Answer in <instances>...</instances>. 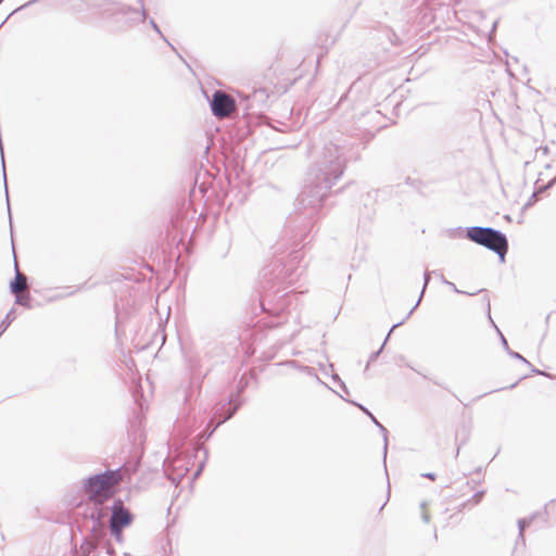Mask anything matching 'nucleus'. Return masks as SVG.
Listing matches in <instances>:
<instances>
[{"mask_svg": "<svg viewBox=\"0 0 556 556\" xmlns=\"http://www.w3.org/2000/svg\"><path fill=\"white\" fill-rule=\"evenodd\" d=\"M308 154L313 163L303 190L296 198L295 212L287 219V227L295 241H304L313 229L330 189L345 170L342 149L331 141H314Z\"/></svg>", "mask_w": 556, "mask_h": 556, "instance_id": "nucleus-1", "label": "nucleus"}, {"mask_svg": "<svg viewBox=\"0 0 556 556\" xmlns=\"http://www.w3.org/2000/svg\"><path fill=\"white\" fill-rule=\"evenodd\" d=\"M302 258L303 253L301 250H292L289 253L288 261L276 260L262 269L261 283L262 289H264L266 292V295L271 293V289L276 285L291 286L296 281V279L303 273V269H301L299 266Z\"/></svg>", "mask_w": 556, "mask_h": 556, "instance_id": "nucleus-2", "label": "nucleus"}, {"mask_svg": "<svg viewBox=\"0 0 556 556\" xmlns=\"http://www.w3.org/2000/svg\"><path fill=\"white\" fill-rule=\"evenodd\" d=\"M465 237L471 242L494 252L501 263L505 262L509 245L503 231L492 227L470 226L465 227Z\"/></svg>", "mask_w": 556, "mask_h": 556, "instance_id": "nucleus-3", "label": "nucleus"}, {"mask_svg": "<svg viewBox=\"0 0 556 556\" xmlns=\"http://www.w3.org/2000/svg\"><path fill=\"white\" fill-rule=\"evenodd\" d=\"M122 480L121 467L106 469L91 475L83 480V491L88 500L103 497L101 492L117 485Z\"/></svg>", "mask_w": 556, "mask_h": 556, "instance_id": "nucleus-4", "label": "nucleus"}, {"mask_svg": "<svg viewBox=\"0 0 556 556\" xmlns=\"http://www.w3.org/2000/svg\"><path fill=\"white\" fill-rule=\"evenodd\" d=\"M245 388L247 382L243 383L240 381L238 391L236 393H232L227 401L216 404L214 415L215 417L219 418V421L204 435L205 440H207L216 431L219 425L228 421L236 415L244 402L241 393L245 390Z\"/></svg>", "mask_w": 556, "mask_h": 556, "instance_id": "nucleus-5", "label": "nucleus"}, {"mask_svg": "<svg viewBox=\"0 0 556 556\" xmlns=\"http://www.w3.org/2000/svg\"><path fill=\"white\" fill-rule=\"evenodd\" d=\"M114 498L104 495L103 497H97L87 500L83 515L86 519H90L92 525V531L98 529L102 523L111 518V504Z\"/></svg>", "mask_w": 556, "mask_h": 556, "instance_id": "nucleus-6", "label": "nucleus"}, {"mask_svg": "<svg viewBox=\"0 0 556 556\" xmlns=\"http://www.w3.org/2000/svg\"><path fill=\"white\" fill-rule=\"evenodd\" d=\"M208 103L212 114L217 117L229 115L235 108V100L222 90H215Z\"/></svg>", "mask_w": 556, "mask_h": 556, "instance_id": "nucleus-7", "label": "nucleus"}, {"mask_svg": "<svg viewBox=\"0 0 556 556\" xmlns=\"http://www.w3.org/2000/svg\"><path fill=\"white\" fill-rule=\"evenodd\" d=\"M111 509L110 527L116 526L125 529L132 523L134 515L122 500H113Z\"/></svg>", "mask_w": 556, "mask_h": 556, "instance_id": "nucleus-8", "label": "nucleus"}, {"mask_svg": "<svg viewBox=\"0 0 556 556\" xmlns=\"http://www.w3.org/2000/svg\"><path fill=\"white\" fill-rule=\"evenodd\" d=\"M237 94L240 98V102L244 103V110H262L266 106L268 99V93L263 88L254 89L250 93H245L244 91H237Z\"/></svg>", "mask_w": 556, "mask_h": 556, "instance_id": "nucleus-9", "label": "nucleus"}, {"mask_svg": "<svg viewBox=\"0 0 556 556\" xmlns=\"http://www.w3.org/2000/svg\"><path fill=\"white\" fill-rule=\"evenodd\" d=\"M353 405L358 407L366 416L370 418V421L374 422L376 427L380 430L381 434L383 435V460L386 462L387 453H388V429L374 416V414L363 404L357 402H351Z\"/></svg>", "mask_w": 556, "mask_h": 556, "instance_id": "nucleus-10", "label": "nucleus"}, {"mask_svg": "<svg viewBox=\"0 0 556 556\" xmlns=\"http://www.w3.org/2000/svg\"><path fill=\"white\" fill-rule=\"evenodd\" d=\"M137 2L139 3L140 9H136V8H132V7L127 5V4H121L119 8L117 9L116 13L117 14H122V15L140 14L141 15V22H144L148 18V13H147V10L144 8V2H143V0H137Z\"/></svg>", "mask_w": 556, "mask_h": 556, "instance_id": "nucleus-11", "label": "nucleus"}, {"mask_svg": "<svg viewBox=\"0 0 556 556\" xmlns=\"http://www.w3.org/2000/svg\"><path fill=\"white\" fill-rule=\"evenodd\" d=\"M27 277L23 275L15 263V277L10 281V292L16 294L26 287Z\"/></svg>", "mask_w": 556, "mask_h": 556, "instance_id": "nucleus-12", "label": "nucleus"}, {"mask_svg": "<svg viewBox=\"0 0 556 556\" xmlns=\"http://www.w3.org/2000/svg\"><path fill=\"white\" fill-rule=\"evenodd\" d=\"M497 334L500 336L502 346L511 358L521 361L525 364H529V361L525 358L519 352L513 351V348H509L506 338L504 337L500 329H497Z\"/></svg>", "mask_w": 556, "mask_h": 556, "instance_id": "nucleus-13", "label": "nucleus"}, {"mask_svg": "<svg viewBox=\"0 0 556 556\" xmlns=\"http://www.w3.org/2000/svg\"><path fill=\"white\" fill-rule=\"evenodd\" d=\"M404 321H405V319H403V320H401V321H399V323L394 324V325L391 327V329L389 330V332H388V334H387V337H386V339H384L383 343L381 344V346H380L377 351H374V352L369 355V358H368V362H367V364H366V368H365V369H367V368L369 367V364H370V363H372V362H375V361L380 356V354L382 353L383 348H384V345H386L387 341L389 340V338H390V336H391L392 331H393L396 327H399V326L403 325V324H404Z\"/></svg>", "mask_w": 556, "mask_h": 556, "instance_id": "nucleus-14", "label": "nucleus"}, {"mask_svg": "<svg viewBox=\"0 0 556 556\" xmlns=\"http://www.w3.org/2000/svg\"><path fill=\"white\" fill-rule=\"evenodd\" d=\"M539 514L535 513L533 514L531 517L529 518H521L518 520V530H519V538H521V542L522 544L526 543V538H525V531L527 528L530 527V525L532 523V521L536 518Z\"/></svg>", "mask_w": 556, "mask_h": 556, "instance_id": "nucleus-15", "label": "nucleus"}, {"mask_svg": "<svg viewBox=\"0 0 556 556\" xmlns=\"http://www.w3.org/2000/svg\"><path fill=\"white\" fill-rule=\"evenodd\" d=\"M96 544L89 540H84L77 551V556H90L96 552Z\"/></svg>", "mask_w": 556, "mask_h": 556, "instance_id": "nucleus-16", "label": "nucleus"}, {"mask_svg": "<svg viewBox=\"0 0 556 556\" xmlns=\"http://www.w3.org/2000/svg\"><path fill=\"white\" fill-rule=\"evenodd\" d=\"M14 319H15V311H14V308H11L7 313V315L4 316L2 321L0 323V337L7 331V329L13 323Z\"/></svg>", "mask_w": 556, "mask_h": 556, "instance_id": "nucleus-17", "label": "nucleus"}, {"mask_svg": "<svg viewBox=\"0 0 556 556\" xmlns=\"http://www.w3.org/2000/svg\"><path fill=\"white\" fill-rule=\"evenodd\" d=\"M431 271L429 270H426L425 274H424V286H422V290H421V293L419 295V299L417 301V303L415 304V306L408 312V314L406 315L405 319L409 318V316L413 314L414 309L419 305L421 299H422V295L425 293V290L427 288V286L429 285L430 282V279H431Z\"/></svg>", "mask_w": 556, "mask_h": 556, "instance_id": "nucleus-18", "label": "nucleus"}, {"mask_svg": "<svg viewBox=\"0 0 556 556\" xmlns=\"http://www.w3.org/2000/svg\"><path fill=\"white\" fill-rule=\"evenodd\" d=\"M459 435H463L462 442L458 444L456 450V456L459 454L460 445L465 444L469 438V429L466 427H463L462 430H458L456 432V440H458Z\"/></svg>", "mask_w": 556, "mask_h": 556, "instance_id": "nucleus-19", "label": "nucleus"}, {"mask_svg": "<svg viewBox=\"0 0 556 556\" xmlns=\"http://www.w3.org/2000/svg\"><path fill=\"white\" fill-rule=\"evenodd\" d=\"M149 24L152 27V29L173 49L175 50L174 46L167 40V38L163 35L161 31L159 25L153 18H149Z\"/></svg>", "mask_w": 556, "mask_h": 556, "instance_id": "nucleus-20", "label": "nucleus"}, {"mask_svg": "<svg viewBox=\"0 0 556 556\" xmlns=\"http://www.w3.org/2000/svg\"><path fill=\"white\" fill-rule=\"evenodd\" d=\"M110 528H111V533L114 536L115 541L117 543H123V541H124L123 530L124 529L117 528L116 526H113V527H110Z\"/></svg>", "mask_w": 556, "mask_h": 556, "instance_id": "nucleus-21", "label": "nucleus"}, {"mask_svg": "<svg viewBox=\"0 0 556 556\" xmlns=\"http://www.w3.org/2000/svg\"><path fill=\"white\" fill-rule=\"evenodd\" d=\"M484 301H485V306H486L488 318H489L490 323L492 324V326L497 331L498 327L495 325V323H494V320L492 319V316H491V302H490V299H489L488 294L484 295Z\"/></svg>", "mask_w": 556, "mask_h": 556, "instance_id": "nucleus-22", "label": "nucleus"}, {"mask_svg": "<svg viewBox=\"0 0 556 556\" xmlns=\"http://www.w3.org/2000/svg\"><path fill=\"white\" fill-rule=\"evenodd\" d=\"M448 287H451L456 293H464V294H468V295H475V294H478V293H482V292H485L484 289H480L476 292H465V291H460L459 289H457L456 285L454 282H451L447 285Z\"/></svg>", "mask_w": 556, "mask_h": 556, "instance_id": "nucleus-23", "label": "nucleus"}, {"mask_svg": "<svg viewBox=\"0 0 556 556\" xmlns=\"http://www.w3.org/2000/svg\"><path fill=\"white\" fill-rule=\"evenodd\" d=\"M115 556L114 555V548L112 546H106L105 551L104 552H101V551H98L96 548V552L93 554H91L92 556Z\"/></svg>", "mask_w": 556, "mask_h": 556, "instance_id": "nucleus-24", "label": "nucleus"}, {"mask_svg": "<svg viewBox=\"0 0 556 556\" xmlns=\"http://www.w3.org/2000/svg\"><path fill=\"white\" fill-rule=\"evenodd\" d=\"M332 380L345 392V393H349V390L344 383V381H342V379L338 376V375H332Z\"/></svg>", "mask_w": 556, "mask_h": 556, "instance_id": "nucleus-25", "label": "nucleus"}, {"mask_svg": "<svg viewBox=\"0 0 556 556\" xmlns=\"http://www.w3.org/2000/svg\"><path fill=\"white\" fill-rule=\"evenodd\" d=\"M378 193H379V190H371V191H368L366 193V199H365V206L367 205V202L368 201H376L377 197H378Z\"/></svg>", "mask_w": 556, "mask_h": 556, "instance_id": "nucleus-26", "label": "nucleus"}, {"mask_svg": "<svg viewBox=\"0 0 556 556\" xmlns=\"http://www.w3.org/2000/svg\"><path fill=\"white\" fill-rule=\"evenodd\" d=\"M462 232H465V228L456 227L448 230V237L450 238H456L460 236Z\"/></svg>", "mask_w": 556, "mask_h": 556, "instance_id": "nucleus-27", "label": "nucleus"}, {"mask_svg": "<svg viewBox=\"0 0 556 556\" xmlns=\"http://www.w3.org/2000/svg\"><path fill=\"white\" fill-rule=\"evenodd\" d=\"M526 378H528V375L522 376L519 380H517V381H516V382H514L513 384H510V386H508V387H505V388L495 389V390H493V392H497V391H502V390H506V389H508V390H513V389H515V388L517 387V384H518L521 380H523V379H526ZM490 393H492V391H490Z\"/></svg>", "mask_w": 556, "mask_h": 556, "instance_id": "nucleus-28", "label": "nucleus"}, {"mask_svg": "<svg viewBox=\"0 0 556 556\" xmlns=\"http://www.w3.org/2000/svg\"><path fill=\"white\" fill-rule=\"evenodd\" d=\"M29 301H30V296L29 295H28L27 299H21L20 296L15 298V303L24 305L27 308L30 307Z\"/></svg>", "mask_w": 556, "mask_h": 556, "instance_id": "nucleus-29", "label": "nucleus"}, {"mask_svg": "<svg viewBox=\"0 0 556 556\" xmlns=\"http://www.w3.org/2000/svg\"><path fill=\"white\" fill-rule=\"evenodd\" d=\"M484 495V491L481 490V491H477L472 496H471V501L475 502L476 504L480 503L482 497Z\"/></svg>", "mask_w": 556, "mask_h": 556, "instance_id": "nucleus-30", "label": "nucleus"}, {"mask_svg": "<svg viewBox=\"0 0 556 556\" xmlns=\"http://www.w3.org/2000/svg\"><path fill=\"white\" fill-rule=\"evenodd\" d=\"M527 365L530 367L531 374L541 375V376H547V374L545 371L535 368L530 362Z\"/></svg>", "mask_w": 556, "mask_h": 556, "instance_id": "nucleus-31", "label": "nucleus"}, {"mask_svg": "<svg viewBox=\"0 0 556 556\" xmlns=\"http://www.w3.org/2000/svg\"><path fill=\"white\" fill-rule=\"evenodd\" d=\"M555 184H556V176H555L553 179H551V180H549V181H548L544 187H542L541 189H542L543 191H545V190H547V189L552 188Z\"/></svg>", "mask_w": 556, "mask_h": 556, "instance_id": "nucleus-32", "label": "nucleus"}, {"mask_svg": "<svg viewBox=\"0 0 556 556\" xmlns=\"http://www.w3.org/2000/svg\"><path fill=\"white\" fill-rule=\"evenodd\" d=\"M421 477L427 478L429 480H435L437 475L434 472H426V473H421Z\"/></svg>", "mask_w": 556, "mask_h": 556, "instance_id": "nucleus-33", "label": "nucleus"}, {"mask_svg": "<svg viewBox=\"0 0 556 556\" xmlns=\"http://www.w3.org/2000/svg\"><path fill=\"white\" fill-rule=\"evenodd\" d=\"M421 519L424 522L428 523L430 521V515L426 511H422Z\"/></svg>", "mask_w": 556, "mask_h": 556, "instance_id": "nucleus-34", "label": "nucleus"}, {"mask_svg": "<svg viewBox=\"0 0 556 556\" xmlns=\"http://www.w3.org/2000/svg\"><path fill=\"white\" fill-rule=\"evenodd\" d=\"M203 467H204V465H203V464H201V465L198 467V469H197V470H195V472L193 473V478H194V479L201 475V472H202V470H203Z\"/></svg>", "mask_w": 556, "mask_h": 556, "instance_id": "nucleus-35", "label": "nucleus"}, {"mask_svg": "<svg viewBox=\"0 0 556 556\" xmlns=\"http://www.w3.org/2000/svg\"><path fill=\"white\" fill-rule=\"evenodd\" d=\"M181 478H182V475H180L179 479H176L174 476H173V477H168V479H169L174 484H177Z\"/></svg>", "mask_w": 556, "mask_h": 556, "instance_id": "nucleus-36", "label": "nucleus"}, {"mask_svg": "<svg viewBox=\"0 0 556 556\" xmlns=\"http://www.w3.org/2000/svg\"><path fill=\"white\" fill-rule=\"evenodd\" d=\"M439 276H440L441 281H442L444 285H448V283H450V281L444 277V275H443V274H440Z\"/></svg>", "mask_w": 556, "mask_h": 556, "instance_id": "nucleus-37", "label": "nucleus"}, {"mask_svg": "<svg viewBox=\"0 0 556 556\" xmlns=\"http://www.w3.org/2000/svg\"><path fill=\"white\" fill-rule=\"evenodd\" d=\"M427 505H428V503H427V502H425V501H424V502H421V504H420L421 509H422V510H425V509H426V507H427Z\"/></svg>", "mask_w": 556, "mask_h": 556, "instance_id": "nucleus-38", "label": "nucleus"}, {"mask_svg": "<svg viewBox=\"0 0 556 556\" xmlns=\"http://www.w3.org/2000/svg\"><path fill=\"white\" fill-rule=\"evenodd\" d=\"M497 23H498L497 21H495V22L493 23V26H492V29H491V33H490V34H492V33L494 31V29H495V28H496V26H497Z\"/></svg>", "mask_w": 556, "mask_h": 556, "instance_id": "nucleus-39", "label": "nucleus"}, {"mask_svg": "<svg viewBox=\"0 0 556 556\" xmlns=\"http://www.w3.org/2000/svg\"><path fill=\"white\" fill-rule=\"evenodd\" d=\"M543 513H544L545 516L548 515V513H547V505L544 506V511Z\"/></svg>", "mask_w": 556, "mask_h": 556, "instance_id": "nucleus-40", "label": "nucleus"}, {"mask_svg": "<svg viewBox=\"0 0 556 556\" xmlns=\"http://www.w3.org/2000/svg\"><path fill=\"white\" fill-rule=\"evenodd\" d=\"M519 543H522V542H521V538L518 536L516 544H519Z\"/></svg>", "mask_w": 556, "mask_h": 556, "instance_id": "nucleus-41", "label": "nucleus"}, {"mask_svg": "<svg viewBox=\"0 0 556 556\" xmlns=\"http://www.w3.org/2000/svg\"><path fill=\"white\" fill-rule=\"evenodd\" d=\"M1 541H4V534L0 533Z\"/></svg>", "mask_w": 556, "mask_h": 556, "instance_id": "nucleus-42", "label": "nucleus"}, {"mask_svg": "<svg viewBox=\"0 0 556 556\" xmlns=\"http://www.w3.org/2000/svg\"><path fill=\"white\" fill-rule=\"evenodd\" d=\"M406 182H407V184H410V177H407V178H406Z\"/></svg>", "mask_w": 556, "mask_h": 556, "instance_id": "nucleus-43", "label": "nucleus"}, {"mask_svg": "<svg viewBox=\"0 0 556 556\" xmlns=\"http://www.w3.org/2000/svg\"><path fill=\"white\" fill-rule=\"evenodd\" d=\"M505 218H506V220H510L509 215H506Z\"/></svg>", "mask_w": 556, "mask_h": 556, "instance_id": "nucleus-44", "label": "nucleus"}, {"mask_svg": "<svg viewBox=\"0 0 556 556\" xmlns=\"http://www.w3.org/2000/svg\"><path fill=\"white\" fill-rule=\"evenodd\" d=\"M3 2V0H0V4Z\"/></svg>", "mask_w": 556, "mask_h": 556, "instance_id": "nucleus-45", "label": "nucleus"}]
</instances>
